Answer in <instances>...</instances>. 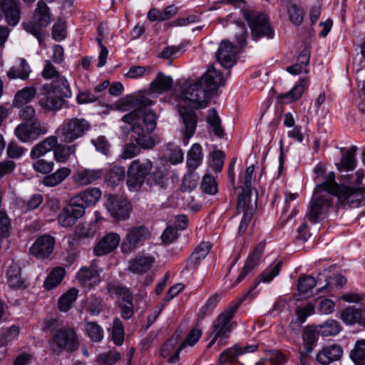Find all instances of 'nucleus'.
I'll return each mask as SVG.
<instances>
[{"mask_svg":"<svg viewBox=\"0 0 365 365\" xmlns=\"http://www.w3.org/2000/svg\"><path fill=\"white\" fill-rule=\"evenodd\" d=\"M288 14L291 21L296 26L300 25L304 19V11L295 4L288 8Z\"/></svg>","mask_w":365,"mask_h":365,"instance_id":"nucleus-56","label":"nucleus"},{"mask_svg":"<svg viewBox=\"0 0 365 365\" xmlns=\"http://www.w3.org/2000/svg\"><path fill=\"white\" fill-rule=\"evenodd\" d=\"M65 269L61 267L54 268L46 277L44 287L46 289H52L57 287L65 276Z\"/></svg>","mask_w":365,"mask_h":365,"instance_id":"nucleus-41","label":"nucleus"},{"mask_svg":"<svg viewBox=\"0 0 365 365\" xmlns=\"http://www.w3.org/2000/svg\"><path fill=\"white\" fill-rule=\"evenodd\" d=\"M339 201L344 206L357 207L365 205V192L361 188L350 186L340 187L337 184V192Z\"/></svg>","mask_w":365,"mask_h":365,"instance_id":"nucleus-12","label":"nucleus"},{"mask_svg":"<svg viewBox=\"0 0 365 365\" xmlns=\"http://www.w3.org/2000/svg\"><path fill=\"white\" fill-rule=\"evenodd\" d=\"M101 191L98 187L88 188L70 199L72 205L76 207L78 210H82V213L85 214V209L95 205L101 197Z\"/></svg>","mask_w":365,"mask_h":365,"instance_id":"nucleus-14","label":"nucleus"},{"mask_svg":"<svg viewBox=\"0 0 365 365\" xmlns=\"http://www.w3.org/2000/svg\"><path fill=\"white\" fill-rule=\"evenodd\" d=\"M209 93L197 81L194 83L185 84L180 98L189 106L198 109L207 107Z\"/></svg>","mask_w":365,"mask_h":365,"instance_id":"nucleus-7","label":"nucleus"},{"mask_svg":"<svg viewBox=\"0 0 365 365\" xmlns=\"http://www.w3.org/2000/svg\"><path fill=\"white\" fill-rule=\"evenodd\" d=\"M24 29L29 34L34 36L39 42L42 40V29L43 26H40L34 20L32 22H28L23 24Z\"/></svg>","mask_w":365,"mask_h":365,"instance_id":"nucleus-61","label":"nucleus"},{"mask_svg":"<svg viewBox=\"0 0 365 365\" xmlns=\"http://www.w3.org/2000/svg\"><path fill=\"white\" fill-rule=\"evenodd\" d=\"M19 117L23 122H34L39 120L36 117V110L31 106H26L19 111Z\"/></svg>","mask_w":365,"mask_h":365,"instance_id":"nucleus-58","label":"nucleus"},{"mask_svg":"<svg viewBox=\"0 0 365 365\" xmlns=\"http://www.w3.org/2000/svg\"><path fill=\"white\" fill-rule=\"evenodd\" d=\"M240 356L238 344H235L231 348H228L225 349L220 356V363H232L235 361L237 356Z\"/></svg>","mask_w":365,"mask_h":365,"instance_id":"nucleus-54","label":"nucleus"},{"mask_svg":"<svg viewBox=\"0 0 365 365\" xmlns=\"http://www.w3.org/2000/svg\"><path fill=\"white\" fill-rule=\"evenodd\" d=\"M50 349L54 354L63 351L73 352L80 345L78 336L72 327H63L55 330L48 341Z\"/></svg>","mask_w":365,"mask_h":365,"instance_id":"nucleus-5","label":"nucleus"},{"mask_svg":"<svg viewBox=\"0 0 365 365\" xmlns=\"http://www.w3.org/2000/svg\"><path fill=\"white\" fill-rule=\"evenodd\" d=\"M199 178L193 174V171H190V173L186 175L182 180V187L184 191L192 190L197 187L198 185Z\"/></svg>","mask_w":365,"mask_h":365,"instance_id":"nucleus-62","label":"nucleus"},{"mask_svg":"<svg viewBox=\"0 0 365 365\" xmlns=\"http://www.w3.org/2000/svg\"><path fill=\"white\" fill-rule=\"evenodd\" d=\"M96 232V223H83L76 227L75 234L79 238H86L93 237Z\"/></svg>","mask_w":365,"mask_h":365,"instance_id":"nucleus-49","label":"nucleus"},{"mask_svg":"<svg viewBox=\"0 0 365 365\" xmlns=\"http://www.w3.org/2000/svg\"><path fill=\"white\" fill-rule=\"evenodd\" d=\"M33 20L40 26L43 27H46L50 23L49 8L42 0H40L37 4V7L34 13Z\"/></svg>","mask_w":365,"mask_h":365,"instance_id":"nucleus-32","label":"nucleus"},{"mask_svg":"<svg viewBox=\"0 0 365 365\" xmlns=\"http://www.w3.org/2000/svg\"><path fill=\"white\" fill-rule=\"evenodd\" d=\"M363 316L364 310L361 308L356 309L354 307H346L341 314L342 321L347 324H353L356 322L360 324Z\"/></svg>","mask_w":365,"mask_h":365,"instance_id":"nucleus-39","label":"nucleus"},{"mask_svg":"<svg viewBox=\"0 0 365 365\" xmlns=\"http://www.w3.org/2000/svg\"><path fill=\"white\" fill-rule=\"evenodd\" d=\"M237 49L231 42L225 40L221 42L216 53L217 61L220 65L229 68L234 66L236 62Z\"/></svg>","mask_w":365,"mask_h":365,"instance_id":"nucleus-16","label":"nucleus"},{"mask_svg":"<svg viewBox=\"0 0 365 365\" xmlns=\"http://www.w3.org/2000/svg\"><path fill=\"white\" fill-rule=\"evenodd\" d=\"M307 86V81L305 79H302L299 83L296 85L289 92L283 94L282 96V99H284L287 103H292L295 101L302 96Z\"/></svg>","mask_w":365,"mask_h":365,"instance_id":"nucleus-44","label":"nucleus"},{"mask_svg":"<svg viewBox=\"0 0 365 365\" xmlns=\"http://www.w3.org/2000/svg\"><path fill=\"white\" fill-rule=\"evenodd\" d=\"M98 267L95 264H92L88 267H82L76 274V279L82 285L93 287L101 282Z\"/></svg>","mask_w":365,"mask_h":365,"instance_id":"nucleus-21","label":"nucleus"},{"mask_svg":"<svg viewBox=\"0 0 365 365\" xmlns=\"http://www.w3.org/2000/svg\"><path fill=\"white\" fill-rule=\"evenodd\" d=\"M102 170L78 168L72 175L73 182L78 187H85L93 183L103 176Z\"/></svg>","mask_w":365,"mask_h":365,"instance_id":"nucleus-18","label":"nucleus"},{"mask_svg":"<svg viewBox=\"0 0 365 365\" xmlns=\"http://www.w3.org/2000/svg\"><path fill=\"white\" fill-rule=\"evenodd\" d=\"M86 330L90 339L93 341L98 342L103 337V331L102 328L95 322H88L86 326Z\"/></svg>","mask_w":365,"mask_h":365,"instance_id":"nucleus-52","label":"nucleus"},{"mask_svg":"<svg viewBox=\"0 0 365 365\" xmlns=\"http://www.w3.org/2000/svg\"><path fill=\"white\" fill-rule=\"evenodd\" d=\"M173 86V78L158 72L156 78L150 83V90L153 92L162 93L170 91Z\"/></svg>","mask_w":365,"mask_h":365,"instance_id":"nucleus-34","label":"nucleus"},{"mask_svg":"<svg viewBox=\"0 0 365 365\" xmlns=\"http://www.w3.org/2000/svg\"><path fill=\"white\" fill-rule=\"evenodd\" d=\"M0 9L9 25L15 26L19 23L21 9L18 0H0Z\"/></svg>","mask_w":365,"mask_h":365,"instance_id":"nucleus-23","label":"nucleus"},{"mask_svg":"<svg viewBox=\"0 0 365 365\" xmlns=\"http://www.w3.org/2000/svg\"><path fill=\"white\" fill-rule=\"evenodd\" d=\"M78 289L71 288L63 294L58 300V309L61 312H67L78 296Z\"/></svg>","mask_w":365,"mask_h":365,"instance_id":"nucleus-45","label":"nucleus"},{"mask_svg":"<svg viewBox=\"0 0 365 365\" xmlns=\"http://www.w3.org/2000/svg\"><path fill=\"white\" fill-rule=\"evenodd\" d=\"M198 81L210 93L218 89L222 84L223 78L221 72L217 71L214 66H211Z\"/></svg>","mask_w":365,"mask_h":365,"instance_id":"nucleus-20","label":"nucleus"},{"mask_svg":"<svg viewBox=\"0 0 365 365\" xmlns=\"http://www.w3.org/2000/svg\"><path fill=\"white\" fill-rule=\"evenodd\" d=\"M90 129L91 125L85 118H71L61 126L59 136L62 142L71 143L84 136Z\"/></svg>","mask_w":365,"mask_h":365,"instance_id":"nucleus-6","label":"nucleus"},{"mask_svg":"<svg viewBox=\"0 0 365 365\" xmlns=\"http://www.w3.org/2000/svg\"><path fill=\"white\" fill-rule=\"evenodd\" d=\"M282 262H278L274 267L267 268L262 274L260 280L253 286L245 296L230 305L223 312H222L215 319L213 324V332L217 336L221 339H227L229 334L232 331L233 327L236 325L235 322L230 323L231 319L234 317L238 307L242 304L247 295L254 290L259 282H269L272 279L277 276L281 270Z\"/></svg>","mask_w":365,"mask_h":365,"instance_id":"nucleus-3","label":"nucleus"},{"mask_svg":"<svg viewBox=\"0 0 365 365\" xmlns=\"http://www.w3.org/2000/svg\"><path fill=\"white\" fill-rule=\"evenodd\" d=\"M152 104L151 100L143 96H128L116 103L120 110H132L123 115L121 120L132 124V137L144 150H150L158 143V138L150 135L156 128L157 120L155 113L146 108Z\"/></svg>","mask_w":365,"mask_h":365,"instance_id":"nucleus-1","label":"nucleus"},{"mask_svg":"<svg viewBox=\"0 0 365 365\" xmlns=\"http://www.w3.org/2000/svg\"><path fill=\"white\" fill-rule=\"evenodd\" d=\"M202 160V148L198 143L192 145L187 153V165L189 171H194L201 163Z\"/></svg>","mask_w":365,"mask_h":365,"instance_id":"nucleus-35","label":"nucleus"},{"mask_svg":"<svg viewBox=\"0 0 365 365\" xmlns=\"http://www.w3.org/2000/svg\"><path fill=\"white\" fill-rule=\"evenodd\" d=\"M55 238L49 235L38 237L30 247V253L39 259L49 257L54 249Z\"/></svg>","mask_w":365,"mask_h":365,"instance_id":"nucleus-15","label":"nucleus"},{"mask_svg":"<svg viewBox=\"0 0 365 365\" xmlns=\"http://www.w3.org/2000/svg\"><path fill=\"white\" fill-rule=\"evenodd\" d=\"M112 337L116 345H121L124 339V329L121 321L115 318L113 322Z\"/></svg>","mask_w":365,"mask_h":365,"instance_id":"nucleus-50","label":"nucleus"},{"mask_svg":"<svg viewBox=\"0 0 365 365\" xmlns=\"http://www.w3.org/2000/svg\"><path fill=\"white\" fill-rule=\"evenodd\" d=\"M36 94V90L34 87L24 88L16 93L13 103L16 107L23 106L31 101Z\"/></svg>","mask_w":365,"mask_h":365,"instance_id":"nucleus-37","label":"nucleus"},{"mask_svg":"<svg viewBox=\"0 0 365 365\" xmlns=\"http://www.w3.org/2000/svg\"><path fill=\"white\" fill-rule=\"evenodd\" d=\"M356 147L352 146L349 149L344 156L342 157L340 163L337 165L339 170L342 173L352 171L356 165L355 155Z\"/></svg>","mask_w":365,"mask_h":365,"instance_id":"nucleus-38","label":"nucleus"},{"mask_svg":"<svg viewBox=\"0 0 365 365\" xmlns=\"http://www.w3.org/2000/svg\"><path fill=\"white\" fill-rule=\"evenodd\" d=\"M81 210L72 205L71 202L69 200L67 207H64L58 215V223L63 227L73 225L78 219L84 215Z\"/></svg>","mask_w":365,"mask_h":365,"instance_id":"nucleus-25","label":"nucleus"},{"mask_svg":"<svg viewBox=\"0 0 365 365\" xmlns=\"http://www.w3.org/2000/svg\"><path fill=\"white\" fill-rule=\"evenodd\" d=\"M342 354V348L334 344L326 346L319 351L317 354V360L322 365H329L333 361L339 360Z\"/></svg>","mask_w":365,"mask_h":365,"instance_id":"nucleus-26","label":"nucleus"},{"mask_svg":"<svg viewBox=\"0 0 365 365\" xmlns=\"http://www.w3.org/2000/svg\"><path fill=\"white\" fill-rule=\"evenodd\" d=\"M201 189L203 192L206 194H216L217 192V186L215 178L212 175L206 174L202 178Z\"/></svg>","mask_w":365,"mask_h":365,"instance_id":"nucleus-53","label":"nucleus"},{"mask_svg":"<svg viewBox=\"0 0 365 365\" xmlns=\"http://www.w3.org/2000/svg\"><path fill=\"white\" fill-rule=\"evenodd\" d=\"M71 96L68 81L65 77H60L58 81L41 87L38 96V104L45 111L56 113L63 108L65 98H71Z\"/></svg>","mask_w":365,"mask_h":365,"instance_id":"nucleus-4","label":"nucleus"},{"mask_svg":"<svg viewBox=\"0 0 365 365\" xmlns=\"http://www.w3.org/2000/svg\"><path fill=\"white\" fill-rule=\"evenodd\" d=\"M108 290L110 292L120 297L118 307L121 317L126 320L132 318L134 314V308L131 292L125 287L117 284H110Z\"/></svg>","mask_w":365,"mask_h":365,"instance_id":"nucleus-11","label":"nucleus"},{"mask_svg":"<svg viewBox=\"0 0 365 365\" xmlns=\"http://www.w3.org/2000/svg\"><path fill=\"white\" fill-rule=\"evenodd\" d=\"M179 113L184 126V139L185 143H187L189 139L195 132L197 116L193 110L185 106H180L179 108Z\"/></svg>","mask_w":365,"mask_h":365,"instance_id":"nucleus-19","label":"nucleus"},{"mask_svg":"<svg viewBox=\"0 0 365 365\" xmlns=\"http://www.w3.org/2000/svg\"><path fill=\"white\" fill-rule=\"evenodd\" d=\"M120 235L115 232H110L104 236L96 245L94 254L96 256H103L111 252L119 245Z\"/></svg>","mask_w":365,"mask_h":365,"instance_id":"nucleus-24","label":"nucleus"},{"mask_svg":"<svg viewBox=\"0 0 365 365\" xmlns=\"http://www.w3.org/2000/svg\"><path fill=\"white\" fill-rule=\"evenodd\" d=\"M153 262L152 257L138 256L130 262L129 269L135 274H143L151 268Z\"/></svg>","mask_w":365,"mask_h":365,"instance_id":"nucleus-31","label":"nucleus"},{"mask_svg":"<svg viewBox=\"0 0 365 365\" xmlns=\"http://www.w3.org/2000/svg\"><path fill=\"white\" fill-rule=\"evenodd\" d=\"M47 133V128L40 120L23 122L15 129L16 136L23 143L36 140Z\"/></svg>","mask_w":365,"mask_h":365,"instance_id":"nucleus-13","label":"nucleus"},{"mask_svg":"<svg viewBox=\"0 0 365 365\" xmlns=\"http://www.w3.org/2000/svg\"><path fill=\"white\" fill-rule=\"evenodd\" d=\"M224 159L225 155L221 150L213 152L211 166L215 172L219 173L221 171L224 164Z\"/></svg>","mask_w":365,"mask_h":365,"instance_id":"nucleus-64","label":"nucleus"},{"mask_svg":"<svg viewBox=\"0 0 365 365\" xmlns=\"http://www.w3.org/2000/svg\"><path fill=\"white\" fill-rule=\"evenodd\" d=\"M220 299L221 295L220 294H215L212 295L201 309L197 317V321H201L204 317L210 314L212 311L216 307Z\"/></svg>","mask_w":365,"mask_h":365,"instance_id":"nucleus-47","label":"nucleus"},{"mask_svg":"<svg viewBox=\"0 0 365 365\" xmlns=\"http://www.w3.org/2000/svg\"><path fill=\"white\" fill-rule=\"evenodd\" d=\"M245 17L250 27L254 40H257L263 36L273 37L274 31L265 15L254 11H247L245 14Z\"/></svg>","mask_w":365,"mask_h":365,"instance_id":"nucleus-10","label":"nucleus"},{"mask_svg":"<svg viewBox=\"0 0 365 365\" xmlns=\"http://www.w3.org/2000/svg\"><path fill=\"white\" fill-rule=\"evenodd\" d=\"M125 178V169L123 166H114L105 175V181L110 186L115 187Z\"/></svg>","mask_w":365,"mask_h":365,"instance_id":"nucleus-40","label":"nucleus"},{"mask_svg":"<svg viewBox=\"0 0 365 365\" xmlns=\"http://www.w3.org/2000/svg\"><path fill=\"white\" fill-rule=\"evenodd\" d=\"M337 192L335 174L330 172L324 182L317 185L309 203L307 218L313 223L323 219L333 205V196Z\"/></svg>","mask_w":365,"mask_h":365,"instance_id":"nucleus-2","label":"nucleus"},{"mask_svg":"<svg viewBox=\"0 0 365 365\" xmlns=\"http://www.w3.org/2000/svg\"><path fill=\"white\" fill-rule=\"evenodd\" d=\"M304 348L308 349V352H312L316 342V332L311 329H306L303 334Z\"/></svg>","mask_w":365,"mask_h":365,"instance_id":"nucleus-59","label":"nucleus"},{"mask_svg":"<svg viewBox=\"0 0 365 365\" xmlns=\"http://www.w3.org/2000/svg\"><path fill=\"white\" fill-rule=\"evenodd\" d=\"M33 163L32 167L34 170L38 173L47 174L53 169L54 163L52 161H46L45 159L38 158Z\"/></svg>","mask_w":365,"mask_h":365,"instance_id":"nucleus-55","label":"nucleus"},{"mask_svg":"<svg viewBox=\"0 0 365 365\" xmlns=\"http://www.w3.org/2000/svg\"><path fill=\"white\" fill-rule=\"evenodd\" d=\"M314 312V306L312 303H308L304 307H298L296 309V315L299 322L302 324L305 322L307 317Z\"/></svg>","mask_w":365,"mask_h":365,"instance_id":"nucleus-63","label":"nucleus"},{"mask_svg":"<svg viewBox=\"0 0 365 365\" xmlns=\"http://www.w3.org/2000/svg\"><path fill=\"white\" fill-rule=\"evenodd\" d=\"M77 144L65 145L58 144L53 148V155L55 160L58 163H66L71 155H74L76 150Z\"/></svg>","mask_w":365,"mask_h":365,"instance_id":"nucleus-33","label":"nucleus"},{"mask_svg":"<svg viewBox=\"0 0 365 365\" xmlns=\"http://www.w3.org/2000/svg\"><path fill=\"white\" fill-rule=\"evenodd\" d=\"M153 164L150 160H133L128 169L127 185L130 191H138L147 175L150 174Z\"/></svg>","mask_w":365,"mask_h":365,"instance_id":"nucleus-8","label":"nucleus"},{"mask_svg":"<svg viewBox=\"0 0 365 365\" xmlns=\"http://www.w3.org/2000/svg\"><path fill=\"white\" fill-rule=\"evenodd\" d=\"M211 245L207 242H202L194 250L187 262V268L197 269L200 262L210 252Z\"/></svg>","mask_w":365,"mask_h":365,"instance_id":"nucleus-28","label":"nucleus"},{"mask_svg":"<svg viewBox=\"0 0 365 365\" xmlns=\"http://www.w3.org/2000/svg\"><path fill=\"white\" fill-rule=\"evenodd\" d=\"M166 158L172 164H178L183 160V153L180 147L169 143L167 146Z\"/></svg>","mask_w":365,"mask_h":365,"instance_id":"nucleus-48","label":"nucleus"},{"mask_svg":"<svg viewBox=\"0 0 365 365\" xmlns=\"http://www.w3.org/2000/svg\"><path fill=\"white\" fill-rule=\"evenodd\" d=\"M71 173L70 168L67 167L61 168L53 173L45 176L42 180V183L47 187H55L67 178Z\"/></svg>","mask_w":365,"mask_h":365,"instance_id":"nucleus-30","label":"nucleus"},{"mask_svg":"<svg viewBox=\"0 0 365 365\" xmlns=\"http://www.w3.org/2000/svg\"><path fill=\"white\" fill-rule=\"evenodd\" d=\"M125 145L122 158L124 159L133 158L140 153L141 148L143 149L136 141Z\"/></svg>","mask_w":365,"mask_h":365,"instance_id":"nucleus-57","label":"nucleus"},{"mask_svg":"<svg viewBox=\"0 0 365 365\" xmlns=\"http://www.w3.org/2000/svg\"><path fill=\"white\" fill-rule=\"evenodd\" d=\"M317 284L316 279L310 275H302L298 279L297 288L301 293H307Z\"/></svg>","mask_w":365,"mask_h":365,"instance_id":"nucleus-51","label":"nucleus"},{"mask_svg":"<svg viewBox=\"0 0 365 365\" xmlns=\"http://www.w3.org/2000/svg\"><path fill=\"white\" fill-rule=\"evenodd\" d=\"M257 193L253 190H242L237 200V212L242 214H254L257 209Z\"/></svg>","mask_w":365,"mask_h":365,"instance_id":"nucleus-17","label":"nucleus"},{"mask_svg":"<svg viewBox=\"0 0 365 365\" xmlns=\"http://www.w3.org/2000/svg\"><path fill=\"white\" fill-rule=\"evenodd\" d=\"M207 122L212 128L215 135L218 137H223L224 130L221 126V120L215 108L209 110L207 116Z\"/></svg>","mask_w":365,"mask_h":365,"instance_id":"nucleus-46","label":"nucleus"},{"mask_svg":"<svg viewBox=\"0 0 365 365\" xmlns=\"http://www.w3.org/2000/svg\"><path fill=\"white\" fill-rule=\"evenodd\" d=\"M340 324L334 319H329L317 326V332L324 336H335L341 331Z\"/></svg>","mask_w":365,"mask_h":365,"instance_id":"nucleus-42","label":"nucleus"},{"mask_svg":"<svg viewBox=\"0 0 365 365\" xmlns=\"http://www.w3.org/2000/svg\"><path fill=\"white\" fill-rule=\"evenodd\" d=\"M58 138L56 136H50L37 143L31 150L30 157L31 159H38L46 153L53 150L56 145Z\"/></svg>","mask_w":365,"mask_h":365,"instance_id":"nucleus-27","label":"nucleus"},{"mask_svg":"<svg viewBox=\"0 0 365 365\" xmlns=\"http://www.w3.org/2000/svg\"><path fill=\"white\" fill-rule=\"evenodd\" d=\"M150 237V232L143 225L128 228L120 248L123 253L130 254Z\"/></svg>","mask_w":365,"mask_h":365,"instance_id":"nucleus-9","label":"nucleus"},{"mask_svg":"<svg viewBox=\"0 0 365 365\" xmlns=\"http://www.w3.org/2000/svg\"><path fill=\"white\" fill-rule=\"evenodd\" d=\"M350 358L355 365L365 364V339L358 340L350 352Z\"/></svg>","mask_w":365,"mask_h":365,"instance_id":"nucleus-43","label":"nucleus"},{"mask_svg":"<svg viewBox=\"0 0 365 365\" xmlns=\"http://www.w3.org/2000/svg\"><path fill=\"white\" fill-rule=\"evenodd\" d=\"M7 283L13 288H25L26 287L24 279L21 276V268L15 263H12L7 269Z\"/></svg>","mask_w":365,"mask_h":365,"instance_id":"nucleus-29","label":"nucleus"},{"mask_svg":"<svg viewBox=\"0 0 365 365\" xmlns=\"http://www.w3.org/2000/svg\"><path fill=\"white\" fill-rule=\"evenodd\" d=\"M254 170L255 166L253 165L247 168L243 177L240 178L241 183L242 184L240 186L241 190H253L252 188V182L254 178Z\"/></svg>","mask_w":365,"mask_h":365,"instance_id":"nucleus-60","label":"nucleus"},{"mask_svg":"<svg viewBox=\"0 0 365 365\" xmlns=\"http://www.w3.org/2000/svg\"><path fill=\"white\" fill-rule=\"evenodd\" d=\"M107 207L112 217L116 220H124L129 217L130 205L125 200L110 197Z\"/></svg>","mask_w":365,"mask_h":365,"instance_id":"nucleus-22","label":"nucleus"},{"mask_svg":"<svg viewBox=\"0 0 365 365\" xmlns=\"http://www.w3.org/2000/svg\"><path fill=\"white\" fill-rule=\"evenodd\" d=\"M31 70L25 59H21L20 64L14 66L7 71V76L10 79L20 78L21 80L28 79Z\"/></svg>","mask_w":365,"mask_h":365,"instance_id":"nucleus-36","label":"nucleus"}]
</instances>
